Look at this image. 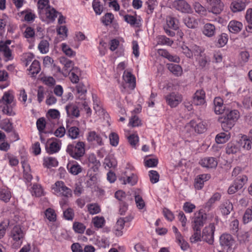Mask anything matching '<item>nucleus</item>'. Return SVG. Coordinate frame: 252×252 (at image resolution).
I'll return each instance as SVG.
<instances>
[{"mask_svg":"<svg viewBox=\"0 0 252 252\" xmlns=\"http://www.w3.org/2000/svg\"><path fill=\"white\" fill-rule=\"evenodd\" d=\"M239 117V112L237 110H231L228 112L227 111L225 115L219 117L218 121L221 124L222 129L228 132L233 127Z\"/></svg>","mask_w":252,"mask_h":252,"instance_id":"obj_1","label":"nucleus"},{"mask_svg":"<svg viewBox=\"0 0 252 252\" xmlns=\"http://www.w3.org/2000/svg\"><path fill=\"white\" fill-rule=\"evenodd\" d=\"M14 96L9 92H5L1 99H0V109L3 114L8 116H14L15 113L13 110L15 106L13 102Z\"/></svg>","mask_w":252,"mask_h":252,"instance_id":"obj_2","label":"nucleus"},{"mask_svg":"<svg viewBox=\"0 0 252 252\" xmlns=\"http://www.w3.org/2000/svg\"><path fill=\"white\" fill-rule=\"evenodd\" d=\"M66 151L73 158L79 159L85 154V144L83 142L69 144Z\"/></svg>","mask_w":252,"mask_h":252,"instance_id":"obj_3","label":"nucleus"},{"mask_svg":"<svg viewBox=\"0 0 252 252\" xmlns=\"http://www.w3.org/2000/svg\"><path fill=\"white\" fill-rule=\"evenodd\" d=\"M215 226L214 223H210L208 226H206L202 231V238L209 245H212L214 243V232Z\"/></svg>","mask_w":252,"mask_h":252,"instance_id":"obj_4","label":"nucleus"},{"mask_svg":"<svg viewBox=\"0 0 252 252\" xmlns=\"http://www.w3.org/2000/svg\"><path fill=\"white\" fill-rule=\"evenodd\" d=\"M206 1L209 12L218 15L223 10L224 4L221 0H206Z\"/></svg>","mask_w":252,"mask_h":252,"instance_id":"obj_5","label":"nucleus"},{"mask_svg":"<svg viewBox=\"0 0 252 252\" xmlns=\"http://www.w3.org/2000/svg\"><path fill=\"white\" fill-rule=\"evenodd\" d=\"M207 220V215L200 211L195 213L193 220L192 228L193 230H201Z\"/></svg>","mask_w":252,"mask_h":252,"instance_id":"obj_6","label":"nucleus"},{"mask_svg":"<svg viewBox=\"0 0 252 252\" xmlns=\"http://www.w3.org/2000/svg\"><path fill=\"white\" fill-rule=\"evenodd\" d=\"M10 236L14 241L17 242L18 245L22 243L25 233L19 225H16L11 230Z\"/></svg>","mask_w":252,"mask_h":252,"instance_id":"obj_7","label":"nucleus"},{"mask_svg":"<svg viewBox=\"0 0 252 252\" xmlns=\"http://www.w3.org/2000/svg\"><path fill=\"white\" fill-rule=\"evenodd\" d=\"M167 104L171 107H176L182 100L181 95L175 93H172L165 97Z\"/></svg>","mask_w":252,"mask_h":252,"instance_id":"obj_8","label":"nucleus"},{"mask_svg":"<svg viewBox=\"0 0 252 252\" xmlns=\"http://www.w3.org/2000/svg\"><path fill=\"white\" fill-rule=\"evenodd\" d=\"M248 2V0H232L230 7L233 12H240L245 9Z\"/></svg>","mask_w":252,"mask_h":252,"instance_id":"obj_9","label":"nucleus"},{"mask_svg":"<svg viewBox=\"0 0 252 252\" xmlns=\"http://www.w3.org/2000/svg\"><path fill=\"white\" fill-rule=\"evenodd\" d=\"M172 5L176 9L182 12L188 13L190 10V5L185 0H175Z\"/></svg>","mask_w":252,"mask_h":252,"instance_id":"obj_10","label":"nucleus"},{"mask_svg":"<svg viewBox=\"0 0 252 252\" xmlns=\"http://www.w3.org/2000/svg\"><path fill=\"white\" fill-rule=\"evenodd\" d=\"M240 151V145L237 141L229 142L226 145L225 152L227 155H235Z\"/></svg>","mask_w":252,"mask_h":252,"instance_id":"obj_11","label":"nucleus"},{"mask_svg":"<svg viewBox=\"0 0 252 252\" xmlns=\"http://www.w3.org/2000/svg\"><path fill=\"white\" fill-rule=\"evenodd\" d=\"M199 164L205 168H215L218 165V162L215 158L205 157L200 160Z\"/></svg>","mask_w":252,"mask_h":252,"instance_id":"obj_12","label":"nucleus"},{"mask_svg":"<svg viewBox=\"0 0 252 252\" xmlns=\"http://www.w3.org/2000/svg\"><path fill=\"white\" fill-rule=\"evenodd\" d=\"M205 93L203 90L196 91L194 94L192 103L195 105L203 104L205 102Z\"/></svg>","mask_w":252,"mask_h":252,"instance_id":"obj_13","label":"nucleus"},{"mask_svg":"<svg viewBox=\"0 0 252 252\" xmlns=\"http://www.w3.org/2000/svg\"><path fill=\"white\" fill-rule=\"evenodd\" d=\"M57 187V189L63 195L68 197L71 195V190L64 185L62 181H58L55 183Z\"/></svg>","mask_w":252,"mask_h":252,"instance_id":"obj_14","label":"nucleus"},{"mask_svg":"<svg viewBox=\"0 0 252 252\" xmlns=\"http://www.w3.org/2000/svg\"><path fill=\"white\" fill-rule=\"evenodd\" d=\"M242 28V23L235 20L231 21L228 26V30L233 33H238L241 31Z\"/></svg>","mask_w":252,"mask_h":252,"instance_id":"obj_15","label":"nucleus"},{"mask_svg":"<svg viewBox=\"0 0 252 252\" xmlns=\"http://www.w3.org/2000/svg\"><path fill=\"white\" fill-rule=\"evenodd\" d=\"M65 110L68 117L78 118L80 116V111L78 106L73 104L66 105Z\"/></svg>","mask_w":252,"mask_h":252,"instance_id":"obj_16","label":"nucleus"},{"mask_svg":"<svg viewBox=\"0 0 252 252\" xmlns=\"http://www.w3.org/2000/svg\"><path fill=\"white\" fill-rule=\"evenodd\" d=\"M220 242L221 246L230 247L233 243V239L231 235L223 234L220 236Z\"/></svg>","mask_w":252,"mask_h":252,"instance_id":"obj_17","label":"nucleus"},{"mask_svg":"<svg viewBox=\"0 0 252 252\" xmlns=\"http://www.w3.org/2000/svg\"><path fill=\"white\" fill-rule=\"evenodd\" d=\"M115 197L120 201V203L128 202L132 200L130 195H127L123 190H119L115 193Z\"/></svg>","mask_w":252,"mask_h":252,"instance_id":"obj_18","label":"nucleus"},{"mask_svg":"<svg viewBox=\"0 0 252 252\" xmlns=\"http://www.w3.org/2000/svg\"><path fill=\"white\" fill-rule=\"evenodd\" d=\"M123 79L126 82L129 84V87L133 89L135 87L136 82L135 77L130 72L124 71Z\"/></svg>","mask_w":252,"mask_h":252,"instance_id":"obj_19","label":"nucleus"},{"mask_svg":"<svg viewBox=\"0 0 252 252\" xmlns=\"http://www.w3.org/2000/svg\"><path fill=\"white\" fill-rule=\"evenodd\" d=\"M67 168L68 171L72 175H77L82 171V168L80 165L77 163H69L67 165Z\"/></svg>","mask_w":252,"mask_h":252,"instance_id":"obj_20","label":"nucleus"},{"mask_svg":"<svg viewBox=\"0 0 252 252\" xmlns=\"http://www.w3.org/2000/svg\"><path fill=\"white\" fill-rule=\"evenodd\" d=\"M221 197V195L219 192L215 193L208 200V201L205 203L204 208L207 209V211H209L212 205L217 201H219Z\"/></svg>","mask_w":252,"mask_h":252,"instance_id":"obj_21","label":"nucleus"},{"mask_svg":"<svg viewBox=\"0 0 252 252\" xmlns=\"http://www.w3.org/2000/svg\"><path fill=\"white\" fill-rule=\"evenodd\" d=\"M215 32L216 28L213 24L207 23L204 26L203 33L206 36L212 37L215 34Z\"/></svg>","mask_w":252,"mask_h":252,"instance_id":"obj_22","label":"nucleus"},{"mask_svg":"<svg viewBox=\"0 0 252 252\" xmlns=\"http://www.w3.org/2000/svg\"><path fill=\"white\" fill-rule=\"evenodd\" d=\"M240 145V149L242 147L244 149L249 150L251 149L252 141L247 138L246 135H243L239 141H237Z\"/></svg>","mask_w":252,"mask_h":252,"instance_id":"obj_23","label":"nucleus"},{"mask_svg":"<svg viewBox=\"0 0 252 252\" xmlns=\"http://www.w3.org/2000/svg\"><path fill=\"white\" fill-rule=\"evenodd\" d=\"M230 138L229 132H221L216 136V141L218 144H223L227 142Z\"/></svg>","mask_w":252,"mask_h":252,"instance_id":"obj_24","label":"nucleus"},{"mask_svg":"<svg viewBox=\"0 0 252 252\" xmlns=\"http://www.w3.org/2000/svg\"><path fill=\"white\" fill-rule=\"evenodd\" d=\"M125 21L130 24L131 26L139 27L140 26V21L138 20L137 18L130 15H126L124 16Z\"/></svg>","mask_w":252,"mask_h":252,"instance_id":"obj_25","label":"nucleus"},{"mask_svg":"<svg viewBox=\"0 0 252 252\" xmlns=\"http://www.w3.org/2000/svg\"><path fill=\"white\" fill-rule=\"evenodd\" d=\"M87 139L90 142L96 141L99 145L103 144L101 137L94 131H91L89 133Z\"/></svg>","mask_w":252,"mask_h":252,"instance_id":"obj_26","label":"nucleus"},{"mask_svg":"<svg viewBox=\"0 0 252 252\" xmlns=\"http://www.w3.org/2000/svg\"><path fill=\"white\" fill-rule=\"evenodd\" d=\"M11 197L10 191L7 188L0 189V200L8 202Z\"/></svg>","mask_w":252,"mask_h":252,"instance_id":"obj_27","label":"nucleus"},{"mask_svg":"<svg viewBox=\"0 0 252 252\" xmlns=\"http://www.w3.org/2000/svg\"><path fill=\"white\" fill-rule=\"evenodd\" d=\"M0 52L2 53L4 57L8 60L12 59V52L9 47L1 42H0Z\"/></svg>","mask_w":252,"mask_h":252,"instance_id":"obj_28","label":"nucleus"},{"mask_svg":"<svg viewBox=\"0 0 252 252\" xmlns=\"http://www.w3.org/2000/svg\"><path fill=\"white\" fill-rule=\"evenodd\" d=\"M167 25L169 28L176 30L179 28V21L174 17L168 16L166 19Z\"/></svg>","mask_w":252,"mask_h":252,"instance_id":"obj_29","label":"nucleus"},{"mask_svg":"<svg viewBox=\"0 0 252 252\" xmlns=\"http://www.w3.org/2000/svg\"><path fill=\"white\" fill-rule=\"evenodd\" d=\"M185 24L189 28L194 29L198 26L196 20L190 16H188L184 19Z\"/></svg>","mask_w":252,"mask_h":252,"instance_id":"obj_30","label":"nucleus"},{"mask_svg":"<svg viewBox=\"0 0 252 252\" xmlns=\"http://www.w3.org/2000/svg\"><path fill=\"white\" fill-rule=\"evenodd\" d=\"M168 69L174 74L179 76L182 74V67L178 64L169 63L167 64Z\"/></svg>","mask_w":252,"mask_h":252,"instance_id":"obj_31","label":"nucleus"},{"mask_svg":"<svg viewBox=\"0 0 252 252\" xmlns=\"http://www.w3.org/2000/svg\"><path fill=\"white\" fill-rule=\"evenodd\" d=\"M45 12L46 17L52 21L55 20V18L57 17L58 14L59 13V12L57 11L55 8H51L50 6H48V7L45 9Z\"/></svg>","mask_w":252,"mask_h":252,"instance_id":"obj_32","label":"nucleus"},{"mask_svg":"<svg viewBox=\"0 0 252 252\" xmlns=\"http://www.w3.org/2000/svg\"><path fill=\"white\" fill-rule=\"evenodd\" d=\"M245 18L249 24L246 27V30L248 32H252V9L249 8L247 10Z\"/></svg>","mask_w":252,"mask_h":252,"instance_id":"obj_33","label":"nucleus"},{"mask_svg":"<svg viewBox=\"0 0 252 252\" xmlns=\"http://www.w3.org/2000/svg\"><path fill=\"white\" fill-rule=\"evenodd\" d=\"M76 88L78 94H80L79 96V98L80 99L85 100L86 97L85 94L87 93V90L85 85L82 83H79L76 86Z\"/></svg>","mask_w":252,"mask_h":252,"instance_id":"obj_34","label":"nucleus"},{"mask_svg":"<svg viewBox=\"0 0 252 252\" xmlns=\"http://www.w3.org/2000/svg\"><path fill=\"white\" fill-rule=\"evenodd\" d=\"M40 70L39 62L34 60L31 65L29 69L30 72L32 75L38 74Z\"/></svg>","mask_w":252,"mask_h":252,"instance_id":"obj_35","label":"nucleus"},{"mask_svg":"<svg viewBox=\"0 0 252 252\" xmlns=\"http://www.w3.org/2000/svg\"><path fill=\"white\" fill-rule=\"evenodd\" d=\"M46 149L48 153L52 154L58 152L60 150V146L57 142L53 141L50 144L49 147L48 148L46 146Z\"/></svg>","mask_w":252,"mask_h":252,"instance_id":"obj_36","label":"nucleus"},{"mask_svg":"<svg viewBox=\"0 0 252 252\" xmlns=\"http://www.w3.org/2000/svg\"><path fill=\"white\" fill-rule=\"evenodd\" d=\"M49 43L46 40H42L38 44V48L42 54H45L49 51Z\"/></svg>","mask_w":252,"mask_h":252,"instance_id":"obj_37","label":"nucleus"},{"mask_svg":"<svg viewBox=\"0 0 252 252\" xmlns=\"http://www.w3.org/2000/svg\"><path fill=\"white\" fill-rule=\"evenodd\" d=\"M232 208L233 205L232 203L229 202H226L221 205L220 210L222 214L224 215H227L230 213Z\"/></svg>","mask_w":252,"mask_h":252,"instance_id":"obj_38","label":"nucleus"},{"mask_svg":"<svg viewBox=\"0 0 252 252\" xmlns=\"http://www.w3.org/2000/svg\"><path fill=\"white\" fill-rule=\"evenodd\" d=\"M110 144L111 146L116 147L118 146L119 141V137L117 133L113 132L109 136Z\"/></svg>","mask_w":252,"mask_h":252,"instance_id":"obj_39","label":"nucleus"},{"mask_svg":"<svg viewBox=\"0 0 252 252\" xmlns=\"http://www.w3.org/2000/svg\"><path fill=\"white\" fill-rule=\"evenodd\" d=\"M45 166L47 168L55 167L58 165V162L57 159L52 157H49L44 159Z\"/></svg>","mask_w":252,"mask_h":252,"instance_id":"obj_40","label":"nucleus"},{"mask_svg":"<svg viewBox=\"0 0 252 252\" xmlns=\"http://www.w3.org/2000/svg\"><path fill=\"white\" fill-rule=\"evenodd\" d=\"M114 19V15L111 13H107L101 18L102 23L105 25L108 26L112 23Z\"/></svg>","mask_w":252,"mask_h":252,"instance_id":"obj_41","label":"nucleus"},{"mask_svg":"<svg viewBox=\"0 0 252 252\" xmlns=\"http://www.w3.org/2000/svg\"><path fill=\"white\" fill-rule=\"evenodd\" d=\"M88 209L90 214L92 215L98 214L100 211L99 206L95 203L89 204Z\"/></svg>","mask_w":252,"mask_h":252,"instance_id":"obj_42","label":"nucleus"},{"mask_svg":"<svg viewBox=\"0 0 252 252\" xmlns=\"http://www.w3.org/2000/svg\"><path fill=\"white\" fill-rule=\"evenodd\" d=\"M252 220V206L248 208L243 216V221L245 223H248Z\"/></svg>","mask_w":252,"mask_h":252,"instance_id":"obj_43","label":"nucleus"},{"mask_svg":"<svg viewBox=\"0 0 252 252\" xmlns=\"http://www.w3.org/2000/svg\"><path fill=\"white\" fill-rule=\"evenodd\" d=\"M68 135L72 139H74L78 137L79 134V129L76 126H72L68 130Z\"/></svg>","mask_w":252,"mask_h":252,"instance_id":"obj_44","label":"nucleus"},{"mask_svg":"<svg viewBox=\"0 0 252 252\" xmlns=\"http://www.w3.org/2000/svg\"><path fill=\"white\" fill-rule=\"evenodd\" d=\"M190 50L192 53V58L193 55L195 56H201L202 55L201 54L203 52L202 49L196 45H191Z\"/></svg>","mask_w":252,"mask_h":252,"instance_id":"obj_45","label":"nucleus"},{"mask_svg":"<svg viewBox=\"0 0 252 252\" xmlns=\"http://www.w3.org/2000/svg\"><path fill=\"white\" fill-rule=\"evenodd\" d=\"M193 231V234L190 238V242L192 243H195L197 242L201 241L202 238L200 233L201 230Z\"/></svg>","mask_w":252,"mask_h":252,"instance_id":"obj_46","label":"nucleus"},{"mask_svg":"<svg viewBox=\"0 0 252 252\" xmlns=\"http://www.w3.org/2000/svg\"><path fill=\"white\" fill-rule=\"evenodd\" d=\"M149 177L150 181L153 183H157L159 180V175L158 172L155 170H151L149 171Z\"/></svg>","mask_w":252,"mask_h":252,"instance_id":"obj_47","label":"nucleus"},{"mask_svg":"<svg viewBox=\"0 0 252 252\" xmlns=\"http://www.w3.org/2000/svg\"><path fill=\"white\" fill-rule=\"evenodd\" d=\"M93 7L95 13L100 15L103 11V6L100 5V2L97 0H94L93 2Z\"/></svg>","mask_w":252,"mask_h":252,"instance_id":"obj_48","label":"nucleus"},{"mask_svg":"<svg viewBox=\"0 0 252 252\" xmlns=\"http://www.w3.org/2000/svg\"><path fill=\"white\" fill-rule=\"evenodd\" d=\"M73 228L76 232L83 233L85 229V225L80 222H75L73 223Z\"/></svg>","mask_w":252,"mask_h":252,"instance_id":"obj_49","label":"nucleus"},{"mask_svg":"<svg viewBox=\"0 0 252 252\" xmlns=\"http://www.w3.org/2000/svg\"><path fill=\"white\" fill-rule=\"evenodd\" d=\"M45 215L50 221H55L56 220V215L55 212L51 208H48L46 210Z\"/></svg>","mask_w":252,"mask_h":252,"instance_id":"obj_50","label":"nucleus"},{"mask_svg":"<svg viewBox=\"0 0 252 252\" xmlns=\"http://www.w3.org/2000/svg\"><path fill=\"white\" fill-rule=\"evenodd\" d=\"M198 60L199 66L201 68H205L207 66V65L209 64L210 62L207 57L203 56L202 55L200 56V58L198 59Z\"/></svg>","mask_w":252,"mask_h":252,"instance_id":"obj_51","label":"nucleus"},{"mask_svg":"<svg viewBox=\"0 0 252 252\" xmlns=\"http://www.w3.org/2000/svg\"><path fill=\"white\" fill-rule=\"evenodd\" d=\"M32 195L36 196H40L43 194V189L40 185H33L32 188Z\"/></svg>","mask_w":252,"mask_h":252,"instance_id":"obj_52","label":"nucleus"},{"mask_svg":"<svg viewBox=\"0 0 252 252\" xmlns=\"http://www.w3.org/2000/svg\"><path fill=\"white\" fill-rule=\"evenodd\" d=\"M62 50L65 54L69 57L73 56L75 55V52L73 51L67 45L63 43L62 45Z\"/></svg>","mask_w":252,"mask_h":252,"instance_id":"obj_53","label":"nucleus"},{"mask_svg":"<svg viewBox=\"0 0 252 252\" xmlns=\"http://www.w3.org/2000/svg\"><path fill=\"white\" fill-rule=\"evenodd\" d=\"M93 221L94 226L97 228L102 227L105 222V220L102 217H95L93 219Z\"/></svg>","mask_w":252,"mask_h":252,"instance_id":"obj_54","label":"nucleus"},{"mask_svg":"<svg viewBox=\"0 0 252 252\" xmlns=\"http://www.w3.org/2000/svg\"><path fill=\"white\" fill-rule=\"evenodd\" d=\"M9 225L8 220L3 221L0 223V239L3 237Z\"/></svg>","mask_w":252,"mask_h":252,"instance_id":"obj_55","label":"nucleus"},{"mask_svg":"<svg viewBox=\"0 0 252 252\" xmlns=\"http://www.w3.org/2000/svg\"><path fill=\"white\" fill-rule=\"evenodd\" d=\"M37 128L39 132H42L46 126V122L44 118H39L36 122Z\"/></svg>","mask_w":252,"mask_h":252,"instance_id":"obj_56","label":"nucleus"},{"mask_svg":"<svg viewBox=\"0 0 252 252\" xmlns=\"http://www.w3.org/2000/svg\"><path fill=\"white\" fill-rule=\"evenodd\" d=\"M242 188V184H238L235 182L232 186H231L228 189V193L230 194L235 193L237 191Z\"/></svg>","mask_w":252,"mask_h":252,"instance_id":"obj_57","label":"nucleus"},{"mask_svg":"<svg viewBox=\"0 0 252 252\" xmlns=\"http://www.w3.org/2000/svg\"><path fill=\"white\" fill-rule=\"evenodd\" d=\"M135 201L139 209H142L145 207V202L140 195H136L135 196Z\"/></svg>","mask_w":252,"mask_h":252,"instance_id":"obj_58","label":"nucleus"},{"mask_svg":"<svg viewBox=\"0 0 252 252\" xmlns=\"http://www.w3.org/2000/svg\"><path fill=\"white\" fill-rule=\"evenodd\" d=\"M7 158L8 160L9 164L12 166H15L18 164L19 160L14 156L7 154Z\"/></svg>","mask_w":252,"mask_h":252,"instance_id":"obj_59","label":"nucleus"},{"mask_svg":"<svg viewBox=\"0 0 252 252\" xmlns=\"http://www.w3.org/2000/svg\"><path fill=\"white\" fill-rule=\"evenodd\" d=\"M127 139L129 143L132 147H135L139 141V137L137 135L134 134L130 135Z\"/></svg>","mask_w":252,"mask_h":252,"instance_id":"obj_60","label":"nucleus"},{"mask_svg":"<svg viewBox=\"0 0 252 252\" xmlns=\"http://www.w3.org/2000/svg\"><path fill=\"white\" fill-rule=\"evenodd\" d=\"M48 0H38L37 4L40 12H41V11H45V9L47 8L48 6H50L48 5Z\"/></svg>","mask_w":252,"mask_h":252,"instance_id":"obj_61","label":"nucleus"},{"mask_svg":"<svg viewBox=\"0 0 252 252\" xmlns=\"http://www.w3.org/2000/svg\"><path fill=\"white\" fill-rule=\"evenodd\" d=\"M74 214L71 208H68L63 212V217L67 220H72Z\"/></svg>","mask_w":252,"mask_h":252,"instance_id":"obj_62","label":"nucleus"},{"mask_svg":"<svg viewBox=\"0 0 252 252\" xmlns=\"http://www.w3.org/2000/svg\"><path fill=\"white\" fill-rule=\"evenodd\" d=\"M227 34L226 33L221 34L218 38V43L219 45V47L224 46L227 42Z\"/></svg>","mask_w":252,"mask_h":252,"instance_id":"obj_63","label":"nucleus"},{"mask_svg":"<svg viewBox=\"0 0 252 252\" xmlns=\"http://www.w3.org/2000/svg\"><path fill=\"white\" fill-rule=\"evenodd\" d=\"M194 129L197 133H202L205 131L206 127L203 122H200L195 125Z\"/></svg>","mask_w":252,"mask_h":252,"instance_id":"obj_64","label":"nucleus"}]
</instances>
